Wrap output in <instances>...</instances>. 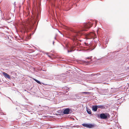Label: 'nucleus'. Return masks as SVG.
<instances>
[{
  "mask_svg": "<svg viewBox=\"0 0 129 129\" xmlns=\"http://www.w3.org/2000/svg\"><path fill=\"white\" fill-rule=\"evenodd\" d=\"M34 80L36 82H37L38 84L41 85V82L37 80V79H34Z\"/></svg>",
  "mask_w": 129,
  "mask_h": 129,
  "instance_id": "14",
  "label": "nucleus"
},
{
  "mask_svg": "<svg viewBox=\"0 0 129 129\" xmlns=\"http://www.w3.org/2000/svg\"><path fill=\"white\" fill-rule=\"evenodd\" d=\"M105 105H98L97 106L98 108H99L101 109H104L105 108Z\"/></svg>",
  "mask_w": 129,
  "mask_h": 129,
  "instance_id": "12",
  "label": "nucleus"
},
{
  "mask_svg": "<svg viewBox=\"0 0 129 129\" xmlns=\"http://www.w3.org/2000/svg\"><path fill=\"white\" fill-rule=\"evenodd\" d=\"M64 49H65V48L64 47Z\"/></svg>",
  "mask_w": 129,
  "mask_h": 129,
  "instance_id": "30",
  "label": "nucleus"
},
{
  "mask_svg": "<svg viewBox=\"0 0 129 129\" xmlns=\"http://www.w3.org/2000/svg\"><path fill=\"white\" fill-rule=\"evenodd\" d=\"M102 92L104 93L103 94L106 95L108 93L109 91L108 89H104L102 90Z\"/></svg>",
  "mask_w": 129,
  "mask_h": 129,
  "instance_id": "10",
  "label": "nucleus"
},
{
  "mask_svg": "<svg viewBox=\"0 0 129 129\" xmlns=\"http://www.w3.org/2000/svg\"><path fill=\"white\" fill-rule=\"evenodd\" d=\"M90 43H89V44H87L86 43H84V44H85V45H86V46H88L89 47L91 45V44H90Z\"/></svg>",
  "mask_w": 129,
  "mask_h": 129,
  "instance_id": "16",
  "label": "nucleus"
},
{
  "mask_svg": "<svg viewBox=\"0 0 129 129\" xmlns=\"http://www.w3.org/2000/svg\"><path fill=\"white\" fill-rule=\"evenodd\" d=\"M100 75V73H98L96 74V75L97 76H98Z\"/></svg>",
  "mask_w": 129,
  "mask_h": 129,
  "instance_id": "19",
  "label": "nucleus"
},
{
  "mask_svg": "<svg viewBox=\"0 0 129 129\" xmlns=\"http://www.w3.org/2000/svg\"><path fill=\"white\" fill-rule=\"evenodd\" d=\"M8 98H9V99H10V100H11V99H10V98H9V97H8Z\"/></svg>",
  "mask_w": 129,
  "mask_h": 129,
  "instance_id": "28",
  "label": "nucleus"
},
{
  "mask_svg": "<svg viewBox=\"0 0 129 129\" xmlns=\"http://www.w3.org/2000/svg\"><path fill=\"white\" fill-rule=\"evenodd\" d=\"M105 44H107V42H106V43H105Z\"/></svg>",
  "mask_w": 129,
  "mask_h": 129,
  "instance_id": "27",
  "label": "nucleus"
},
{
  "mask_svg": "<svg viewBox=\"0 0 129 129\" xmlns=\"http://www.w3.org/2000/svg\"><path fill=\"white\" fill-rule=\"evenodd\" d=\"M110 115L108 113H102L101 114L99 117L101 119H106L110 118Z\"/></svg>",
  "mask_w": 129,
  "mask_h": 129,
  "instance_id": "4",
  "label": "nucleus"
},
{
  "mask_svg": "<svg viewBox=\"0 0 129 129\" xmlns=\"http://www.w3.org/2000/svg\"><path fill=\"white\" fill-rule=\"evenodd\" d=\"M118 52H115L111 53L109 56H108L107 57L108 59H114V57L115 56H116V55L117 54Z\"/></svg>",
  "mask_w": 129,
  "mask_h": 129,
  "instance_id": "5",
  "label": "nucleus"
},
{
  "mask_svg": "<svg viewBox=\"0 0 129 129\" xmlns=\"http://www.w3.org/2000/svg\"><path fill=\"white\" fill-rule=\"evenodd\" d=\"M64 88V89H67V90H68V89H69V88H68V87H65V88Z\"/></svg>",
  "mask_w": 129,
  "mask_h": 129,
  "instance_id": "20",
  "label": "nucleus"
},
{
  "mask_svg": "<svg viewBox=\"0 0 129 129\" xmlns=\"http://www.w3.org/2000/svg\"><path fill=\"white\" fill-rule=\"evenodd\" d=\"M63 113L64 114H68L72 113L73 111L71 109L66 108L63 109Z\"/></svg>",
  "mask_w": 129,
  "mask_h": 129,
  "instance_id": "6",
  "label": "nucleus"
},
{
  "mask_svg": "<svg viewBox=\"0 0 129 129\" xmlns=\"http://www.w3.org/2000/svg\"><path fill=\"white\" fill-rule=\"evenodd\" d=\"M96 34L93 32H91L87 34L86 35V39H93V41H92L93 43L94 41L95 43L96 42L95 40H94V39L96 38Z\"/></svg>",
  "mask_w": 129,
  "mask_h": 129,
  "instance_id": "3",
  "label": "nucleus"
},
{
  "mask_svg": "<svg viewBox=\"0 0 129 129\" xmlns=\"http://www.w3.org/2000/svg\"><path fill=\"white\" fill-rule=\"evenodd\" d=\"M92 108V110L95 112L98 109L97 105H93Z\"/></svg>",
  "mask_w": 129,
  "mask_h": 129,
  "instance_id": "9",
  "label": "nucleus"
},
{
  "mask_svg": "<svg viewBox=\"0 0 129 129\" xmlns=\"http://www.w3.org/2000/svg\"><path fill=\"white\" fill-rule=\"evenodd\" d=\"M106 46H104V47H103V48H106Z\"/></svg>",
  "mask_w": 129,
  "mask_h": 129,
  "instance_id": "25",
  "label": "nucleus"
},
{
  "mask_svg": "<svg viewBox=\"0 0 129 129\" xmlns=\"http://www.w3.org/2000/svg\"><path fill=\"white\" fill-rule=\"evenodd\" d=\"M48 57H50V56H49V55H48Z\"/></svg>",
  "mask_w": 129,
  "mask_h": 129,
  "instance_id": "26",
  "label": "nucleus"
},
{
  "mask_svg": "<svg viewBox=\"0 0 129 129\" xmlns=\"http://www.w3.org/2000/svg\"><path fill=\"white\" fill-rule=\"evenodd\" d=\"M42 83V84H44V83Z\"/></svg>",
  "mask_w": 129,
  "mask_h": 129,
  "instance_id": "31",
  "label": "nucleus"
},
{
  "mask_svg": "<svg viewBox=\"0 0 129 129\" xmlns=\"http://www.w3.org/2000/svg\"><path fill=\"white\" fill-rule=\"evenodd\" d=\"M77 126V125H76V126L74 125V126H73V127H75L76 126Z\"/></svg>",
  "mask_w": 129,
  "mask_h": 129,
  "instance_id": "23",
  "label": "nucleus"
},
{
  "mask_svg": "<svg viewBox=\"0 0 129 129\" xmlns=\"http://www.w3.org/2000/svg\"><path fill=\"white\" fill-rule=\"evenodd\" d=\"M90 58H91L90 57H88L87 58V59H90Z\"/></svg>",
  "mask_w": 129,
  "mask_h": 129,
  "instance_id": "22",
  "label": "nucleus"
},
{
  "mask_svg": "<svg viewBox=\"0 0 129 129\" xmlns=\"http://www.w3.org/2000/svg\"><path fill=\"white\" fill-rule=\"evenodd\" d=\"M95 25L96 26L97 23V22L96 20L95 21Z\"/></svg>",
  "mask_w": 129,
  "mask_h": 129,
  "instance_id": "18",
  "label": "nucleus"
},
{
  "mask_svg": "<svg viewBox=\"0 0 129 129\" xmlns=\"http://www.w3.org/2000/svg\"><path fill=\"white\" fill-rule=\"evenodd\" d=\"M96 75V74L93 73V74H91V76H94L95 75Z\"/></svg>",
  "mask_w": 129,
  "mask_h": 129,
  "instance_id": "17",
  "label": "nucleus"
},
{
  "mask_svg": "<svg viewBox=\"0 0 129 129\" xmlns=\"http://www.w3.org/2000/svg\"><path fill=\"white\" fill-rule=\"evenodd\" d=\"M82 93L86 94L88 95H90V94L91 93L88 92H82Z\"/></svg>",
  "mask_w": 129,
  "mask_h": 129,
  "instance_id": "15",
  "label": "nucleus"
},
{
  "mask_svg": "<svg viewBox=\"0 0 129 129\" xmlns=\"http://www.w3.org/2000/svg\"><path fill=\"white\" fill-rule=\"evenodd\" d=\"M65 75V74H61L60 75V76H62V77H63V75Z\"/></svg>",
  "mask_w": 129,
  "mask_h": 129,
  "instance_id": "21",
  "label": "nucleus"
},
{
  "mask_svg": "<svg viewBox=\"0 0 129 129\" xmlns=\"http://www.w3.org/2000/svg\"><path fill=\"white\" fill-rule=\"evenodd\" d=\"M93 24L92 23L85 24L83 26L81 27V29L78 30H75L72 28L68 27H66V29L68 30L72 31L74 33L73 35L74 38V40H76L77 38H79L83 34L81 31H87V29L91 27Z\"/></svg>",
  "mask_w": 129,
  "mask_h": 129,
  "instance_id": "1",
  "label": "nucleus"
},
{
  "mask_svg": "<svg viewBox=\"0 0 129 129\" xmlns=\"http://www.w3.org/2000/svg\"><path fill=\"white\" fill-rule=\"evenodd\" d=\"M86 111L87 113L89 114H91V110L89 109H88L86 107Z\"/></svg>",
  "mask_w": 129,
  "mask_h": 129,
  "instance_id": "13",
  "label": "nucleus"
},
{
  "mask_svg": "<svg viewBox=\"0 0 129 129\" xmlns=\"http://www.w3.org/2000/svg\"><path fill=\"white\" fill-rule=\"evenodd\" d=\"M82 125L84 127L88 128H91L94 127V125L91 124L84 123L82 124Z\"/></svg>",
  "mask_w": 129,
  "mask_h": 129,
  "instance_id": "7",
  "label": "nucleus"
},
{
  "mask_svg": "<svg viewBox=\"0 0 129 129\" xmlns=\"http://www.w3.org/2000/svg\"><path fill=\"white\" fill-rule=\"evenodd\" d=\"M55 38V39H56V37H55V38Z\"/></svg>",
  "mask_w": 129,
  "mask_h": 129,
  "instance_id": "29",
  "label": "nucleus"
},
{
  "mask_svg": "<svg viewBox=\"0 0 129 129\" xmlns=\"http://www.w3.org/2000/svg\"><path fill=\"white\" fill-rule=\"evenodd\" d=\"M54 41H53V45H54Z\"/></svg>",
  "mask_w": 129,
  "mask_h": 129,
  "instance_id": "24",
  "label": "nucleus"
},
{
  "mask_svg": "<svg viewBox=\"0 0 129 129\" xmlns=\"http://www.w3.org/2000/svg\"><path fill=\"white\" fill-rule=\"evenodd\" d=\"M39 18L38 14V13H36L34 17H32L31 18L28 19V22L29 25L31 26H32L34 25L36 21L38 20Z\"/></svg>",
  "mask_w": 129,
  "mask_h": 129,
  "instance_id": "2",
  "label": "nucleus"
},
{
  "mask_svg": "<svg viewBox=\"0 0 129 129\" xmlns=\"http://www.w3.org/2000/svg\"><path fill=\"white\" fill-rule=\"evenodd\" d=\"M4 76L6 78L10 79V77L9 75L5 72H3V73Z\"/></svg>",
  "mask_w": 129,
  "mask_h": 129,
  "instance_id": "8",
  "label": "nucleus"
},
{
  "mask_svg": "<svg viewBox=\"0 0 129 129\" xmlns=\"http://www.w3.org/2000/svg\"><path fill=\"white\" fill-rule=\"evenodd\" d=\"M75 48V46H72L71 48H70V50H67L68 53H69L70 52H72L74 51L75 49H73L74 48Z\"/></svg>",
  "mask_w": 129,
  "mask_h": 129,
  "instance_id": "11",
  "label": "nucleus"
}]
</instances>
